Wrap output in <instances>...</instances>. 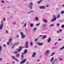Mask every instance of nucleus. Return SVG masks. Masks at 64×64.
I'll list each match as a JSON object with an SVG mask.
<instances>
[{"label":"nucleus","instance_id":"32","mask_svg":"<svg viewBox=\"0 0 64 64\" xmlns=\"http://www.w3.org/2000/svg\"><path fill=\"white\" fill-rule=\"evenodd\" d=\"M62 28H64V26L63 25H62L61 26Z\"/></svg>","mask_w":64,"mask_h":64},{"label":"nucleus","instance_id":"6","mask_svg":"<svg viewBox=\"0 0 64 64\" xmlns=\"http://www.w3.org/2000/svg\"><path fill=\"white\" fill-rule=\"evenodd\" d=\"M12 58L13 59H14L15 61H17V62H18V60H17V59H16V58L14 56H12Z\"/></svg>","mask_w":64,"mask_h":64},{"label":"nucleus","instance_id":"4","mask_svg":"<svg viewBox=\"0 0 64 64\" xmlns=\"http://www.w3.org/2000/svg\"><path fill=\"white\" fill-rule=\"evenodd\" d=\"M20 35L22 37V38H24L25 37V35L23 34V32H20Z\"/></svg>","mask_w":64,"mask_h":64},{"label":"nucleus","instance_id":"23","mask_svg":"<svg viewBox=\"0 0 64 64\" xmlns=\"http://www.w3.org/2000/svg\"><path fill=\"white\" fill-rule=\"evenodd\" d=\"M30 44L31 47H32V46L33 45V43H32V42H31L30 43Z\"/></svg>","mask_w":64,"mask_h":64},{"label":"nucleus","instance_id":"52","mask_svg":"<svg viewBox=\"0 0 64 64\" xmlns=\"http://www.w3.org/2000/svg\"><path fill=\"white\" fill-rule=\"evenodd\" d=\"M7 44V45H9V42H8Z\"/></svg>","mask_w":64,"mask_h":64},{"label":"nucleus","instance_id":"18","mask_svg":"<svg viewBox=\"0 0 64 64\" xmlns=\"http://www.w3.org/2000/svg\"><path fill=\"white\" fill-rule=\"evenodd\" d=\"M42 0H40L38 2H37L38 4H40V2H42Z\"/></svg>","mask_w":64,"mask_h":64},{"label":"nucleus","instance_id":"20","mask_svg":"<svg viewBox=\"0 0 64 64\" xmlns=\"http://www.w3.org/2000/svg\"><path fill=\"white\" fill-rule=\"evenodd\" d=\"M12 38H10L9 39V42H11V41H12Z\"/></svg>","mask_w":64,"mask_h":64},{"label":"nucleus","instance_id":"7","mask_svg":"<svg viewBox=\"0 0 64 64\" xmlns=\"http://www.w3.org/2000/svg\"><path fill=\"white\" fill-rule=\"evenodd\" d=\"M39 8L40 9H45V6H40L39 7Z\"/></svg>","mask_w":64,"mask_h":64},{"label":"nucleus","instance_id":"46","mask_svg":"<svg viewBox=\"0 0 64 64\" xmlns=\"http://www.w3.org/2000/svg\"><path fill=\"white\" fill-rule=\"evenodd\" d=\"M3 46H4V47H6V45L5 44H4L3 45Z\"/></svg>","mask_w":64,"mask_h":64},{"label":"nucleus","instance_id":"33","mask_svg":"<svg viewBox=\"0 0 64 64\" xmlns=\"http://www.w3.org/2000/svg\"><path fill=\"white\" fill-rule=\"evenodd\" d=\"M37 40H38V38L35 39V40H34V42H36V41H37Z\"/></svg>","mask_w":64,"mask_h":64},{"label":"nucleus","instance_id":"2","mask_svg":"<svg viewBox=\"0 0 64 64\" xmlns=\"http://www.w3.org/2000/svg\"><path fill=\"white\" fill-rule=\"evenodd\" d=\"M3 21H2L0 25V29H2V28H3Z\"/></svg>","mask_w":64,"mask_h":64},{"label":"nucleus","instance_id":"16","mask_svg":"<svg viewBox=\"0 0 64 64\" xmlns=\"http://www.w3.org/2000/svg\"><path fill=\"white\" fill-rule=\"evenodd\" d=\"M49 51L48 50H46L45 53L46 54H49Z\"/></svg>","mask_w":64,"mask_h":64},{"label":"nucleus","instance_id":"17","mask_svg":"<svg viewBox=\"0 0 64 64\" xmlns=\"http://www.w3.org/2000/svg\"><path fill=\"white\" fill-rule=\"evenodd\" d=\"M54 59V58L53 57L50 59V62H52Z\"/></svg>","mask_w":64,"mask_h":64},{"label":"nucleus","instance_id":"29","mask_svg":"<svg viewBox=\"0 0 64 64\" xmlns=\"http://www.w3.org/2000/svg\"><path fill=\"white\" fill-rule=\"evenodd\" d=\"M54 26V24H51L49 26V27H50V26Z\"/></svg>","mask_w":64,"mask_h":64},{"label":"nucleus","instance_id":"45","mask_svg":"<svg viewBox=\"0 0 64 64\" xmlns=\"http://www.w3.org/2000/svg\"><path fill=\"white\" fill-rule=\"evenodd\" d=\"M3 20L4 21H5V18H3Z\"/></svg>","mask_w":64,"mask_h":64},{"label":"nucleus","instance_id":"51","mask_svg":"<svg viewBox=\"0 0 64 64\" xmlns=\"http://www.w3.org/2000/svg\"><path fill=\"white\" fill-rule=\"evenodd\" d=\"M12 64H14L15 63V62L13 61L12 62Z\"/></svg>","mask_w":64,"mask_h":64},{"label":"nucleus","instance_id":"44","mask_svg":"<svg viewBox=\"0 0 64 64\" xmlns=\"http://www.w3.org/2000/svg\"><path fill=\"white\" fill-rule=\"evenodd\" d=\"M6 33H8V30H6Z\"/></svg>","mask_w":64,"mask_h":64},{"label":"nucleus","instance_id":"58","mask_svg":"<svg viewBox=\"0 0 64 64\" xmlns=\"http://www.w3.org/2000/svg\"><path fill=\"white\" fill-rule=\"evenodd\" d=\"M57 33H59V32L58 31H57Z\"/></svg>","mask_w":64,"mask_h":64},{"label":"nucleus","instance_id":"8","mask_svg":"<svg viewBox=\"0 0 64 64\" xmlns=\"http://www.w3.org/2000/svg\"><path fill=\"white\" fill-rule=\"evenodd\" d=\"M22 48V47L21 46L20 47V48L19 49H18L16 50H17V51L18 52H19L21 51Z\"/></svg>","mask_w":64,"mask_h":64},{"label":"nucleus","instance_id":"54","mask_svg":"<svg viewBox=\"0 0 64 64\" xmlns=\"http://www.w3.org/2000/svg\"><path fill=\"white\" fill-rule=\"evenodd\" d=\"M18 37H19V35H18L16 36V38H18Z\"/></svg>","mask_w":64,"mask_h":64},{"label":"nucleus","instance_id":"47","mask_svg":"<svg viewBox=\"0 0 64 64\" xmlns=\"http://www.w3.org/2000/svg\"><path fill=\"white\" fill-rule=\"evenodd\" d=\"M1 2L2 3H4V1L3 0H2Z\"/></svg>","mask_w":64,"mask_h":64},{"label":"nucleus","instance_id":"48","mask_svg":"<svg viewBox=\"0 0 64 64\" xmlns=\"http://www.w3.org/2000/svg\"><path fill=\"white\" fill-rule=\"evenodd\" d=\"M14 53L15 54H17V52L16 51L14 52Z\"/></svg>","mask_w":64,"mask_h":64},{"label":"nucleus","instance_id":"55","mask_svg":"<svg viewBox=\"0 0 64 64\" xmlns=\"http://www.w3.org/2000/svg\"><path fill=\"white\" fill-rule=\"evenodd\" d=\"M29 63V62H26V64H28V63Z\"/></svg>","mask_w":64,"mask_h":64},{"label":"nucleus","instance_id":"34","mask_svg":"<svg viewBox=\"0 0 64 64\" xmlns=\"http://www.w3.org/2000/svg\"><path fill=\"white\" fill-rule=\"evenodd\" d=\"M30 13H34V11H33V10H32V11H30Z\"/></svg>","mask_w":64,"mask_h":64},{"label":"nucleus","instance_id":"36","mask_svg":"<svg viewBox=\"0 0 64 64\" xmlns=\"http://www.w3.org/2000/svg\"><path fill=\"white\" fill-rule=\"evenodd\" d=\"M54 54V52H53L51 54V56H53Z\"/></svg>","mask_w":64,"mask_h":64},{"label":"nucleus","instance_id":"24","mask_svg":"<svg viewBox=\"0 0 64 64\" xmlns=\"http://www.w3.org/2000/svg\"><path fill=\"white\" fill-rule=\"evenodd\" d=\"M30 27H33V24H31L30 25Z\"/></svg>","mask_w":64,"mask_h":64},{"label":"nucleus","instance_id":"49","mask_svg":"<svg viewBox=\"0 0 64 64\" xmlns=\"http://www.w3.org/2000/svg\"><path fill=\"white\" fill-rule=\"evenodd\" d=\"M25 30L26 31H27V28H25Z\"/></svg>","mask_w":64,"mask_h":64},{"label":"nucleus","instance_id":"40","mask_svg":"<svg viewBox=\"0 0 64 64\" xmlns=\"http://www.w3.org/2000/svg\"><path fill=\"white\" fill-rule=\"evenodd\" d=\"M14 25H15L16 24V22H14L13 23Z\"/></svg>","mask_w":64,"mask_h":64},{"label":"nucleus","instance_id":"60","mask_svg":"<svg viewBox=\"0 0 64 64\" xmlns=\"http://www.w3.org/2000/svg\"><path fill=\"white\" fill-rule=\"evenodd\" d=\"M46 7H48V5H47V6H46Z\"/></svg>","mask_w":64,"mask_h":64},{"label":"nucleus","instance_id":"14","mask_svg":"<svg viewBox=\"0 0 64 64\" xmlns=\"http://www.w3.org/2000/svg\"><path fill=\"white\" fill-rule=\"evenodd\" d=\"M35 55H36V53L35 52H34L32 55V57H34L35 56Z\"/></svg>","mask_w":64,"mask_h":64},{"label":"nucleus","instance_id":"59","mask_svg":"<svg viewBox=\"0 0 64 64\" xmlns=\"http://www.w3.org/2000/svg\"><path fill=\"white\" fill-rule=\"evenodd\" d=\"M59 31H60L61 32L62 31V30L61 29H60L59 30Z\"/></svg>","mask_w":64,"mask_h":64},{"label":"nucleus","instance_id":"22","mask_svg":"<svg viewBox=\"0 0 64 64\" xmlns=\"http://www.w3.org/2000/svg\"><path fill=\"white\" fill-rule=\"evenodd\" d=\"M64 11H61V12L60 14H64Z\"/></svg>","mask_w":64,"mask_h":64},{"label":"nucleus","instance_id":"43","mask_svg":"<svg viewBox=\"0 0 64 64\" xmlns=\"http://www.w3.org/2000/svg\"><path fill=\"white\" fill-rule=\"evenodd\" d=\"M2 59L1 58H0V61L2 62Z\"/></svg>","mask_w":64,"mask_h":64},{"label":"nucleus","instance_id":"15","mask_svg":"<svg viewBox=\"0 0 64 64\" xmlns=\"http://www.w3.org/2000/svg\"><path fill=\"white\" fill-rule=\"evenodd\" d=\"M17 45V44H13L12 46V48L13 49V48H14V47L15 45Z\"/></svg>","mask_w":64,"mask_h":64},{"label":"nucleus","instance_id":"62","mask_svg":"<svg viewBox=\"0 0 64 64\" xmlns=\"http://www.w3.org/2000/svg\"><path fill=\"white\" fill-rule=\"evenodd\" d=\"M62 6L63 7H64V5H62Z\"/></svg>","mask_w":64,"mask_h":64},{"label":"nucleus","instance_id":"1","mask_svg":"<svg viewBox=\"0 0 64 64\" xmlns=\"http://www.w3.org/2000/svg\"><path fill=\"white\" fill-rule=\"evenodd\" d=\"M27 52V50L26 49L24 50V53L23 52H22V54L21 56L22 57L21 59H22H22H23V57H24V56H23L24 54H26Z\"/></svg>","mask_w":64,"mask_h":64},{"label":"nucleus","instance_id":"53","mask_svg":"<svg viewBox=\"0 0 64 64\" xmlns=\"http://www.w3.org/2000/svg\"><path fill=\"white\" fill-rule=\"evenodd\" d=\"M59 60H60V61H61L62 60V58H59Z\"/></svg>","mask_w":64,"mask_h":64},{"label":"nucleus","instance_id":"31","mask_svg":"<svg viewBox=\"0 0 64 64\" xmlns=\"http://www.w3.org/2000/svg\"><path fill=\"white\" fill-rule=\"evenodd\" d=\"M1 50H2V47L1 46H0V52L1 51Z\"/></svg>","mask_w":64,"mask_h":64},{"label":"nucleus","instance_id":"10","mask_svg":"<svg viewBox=\"0 0 64 64\" xmlns=\"http://www.w3.org/2000/svg\"><path fill=\"white\" fill-rule=\"evenodd\" d=\"M48 43H49L50 42V41H51V38H50V37H49L48 39Z\"/></svg>","mask_w":64,"mask_h":64},{"label":"nucleus","instance_id":"27","mask_svg":"<svg viewBox=\"0 0 64 64\" xmlns=\"http://www.w3.org/2000/svg\"><path fill=\"white\" fill-rule=\"evenodd\" d=\"M64 48V46H63L62 48L60 49V50H62V49H63Z\"/></svg>","mask_w":64,"mask_h":64},{"label":"nucleus","instance_id":"25","mask_svg":"<svg viewBox=\"0 0 64 64\" xmlns=\"http://www.w3.org/2000/svg\"><path fill=\"white\" fill-rule=\"evenodd\" d=\"M46 37L47 36H44L43 38H42V39H45V38H46Z\"/></svg>","mask_w":64,"mask_h":64},{"label":"nucleus","instance_id":"39","mask_svg":"<svg viewBox=\"0 0 64 64\" xmlns=\"http://www.w3.org/2000/svg\"><path fill=\"white\" fill-rule=\"evenodd\" d=\"M53 18H56V16L55 15H53Z\"/></svg>","mask_w":64,"mask_h":64},{"label":"nucleus","instance_id":"41","mask_svg":"<svg viewBox=\"0 0 64 64\" xmlns=\"http://www.w3.org/2000/svg\"><path fill=\"white\" fill-rule=\"evenodd\" d=\"M28 14H31V12H28Z\"/></svg>","mask_w":64,"mask_h":64},{"label":"nucleus","instance_id":"3","mask_svg":"<svg viewBox=\"0 0 64 64\" xmlns=\"http://www.w3.org/2000/svg\"><path fill=\"white\" fill-rule=\"evenodd\" d=\"M28 42H26L25 43V47L26 48H27L28 47Z\"/></svg>","mask_w":64,"mask_h":64},{"label":"nucleus","instance_id":"12","mask_svg":"<svg viewBox=\"0 0 64 64\" xmlns=\"http://www.w3.org/2000/svg\"><path fill=\"white\" fill-rule=\"evenodd\" d=\"M43 21L44 22V23H47V20H45L44 19H43Z\"/></svg>","mask_w":64,"mask_h":64},{"label":"nucleus","instance_id":"57","mask_svg":"<svg viewBox=\"0 0 64 64\" xmlns=\"http://www.w3.org/2000/svg\"><path fill=\"white\" fill-rule=\"evenodd\" d=\"M56 43H55L54 44V45H56Z\"/></svg>","mask_w":64,"mask_h":64},{"label":"nucleus","instance_id":"42","mask_svg":"<svg viewBox=\"0 0 64 64\" xmlns=\"http://www.w3.org/2000/svg\"><path fill=\"white\" fill-rule=\"evenodd\" d=\"M26 24H27V23H26L24 26V27H25L26 26Z\"/></svg>","mask_w":64,"mask_h":64},{"label":"nucleus","instance_id":"64","mask_svg":"<svg viewBox=\"0 0 64 64\" xmlns=\"http://www.w3.org/2000/svg\"><path fill=\"white\" fill-rule=\"evenodd\" d=\"M10 18H12V16H10Z\"/></svg>","mask_w":64,"mask_h":64},{"label":"nucleus","instance_id":"38","mask_svg":"<svg viewBox=\"0 0 64 64\" xmlns=\"http://www.w3.org/2000/svg\"><path fill=\"white\" fill-rule=\"evenodd\" d=\"M60 17V15L59 14H58V16L57 17V18H59Z\"/></svg>","mask_w":64,"mask_h":64},{"label":"nucleus","instance_id":"30","mask_svg":"<svg viewBox=\"0 0 64 64\" xmlns=\"http://www.w3.org/2000/svg\"><path fill=\"white\" fill-rule=\"evenodd\" d=\"M46 36L45 35H40L39 36V37H42V36Z\"/></svg>","mask_w":64,"mask_h":64},{"label":"nucleus","instance_id":"35","mask_svg":"<svg viewBox=\"0 0 64 64\" xmlns=\"http://www.w3.org/2000/svg\"><path fill=\"white\" fill-rule=\"evenodd\" d=\"M60 25V24H59L58 23H57L56 24V25L57 26H59Z\"/></svg>","mask_w":64,"mask_h":64},{"label":"nucleus","instance_id":"9","mask_svg":"<svg viewBox=\"0 0 64 64\" xmlns=\"http://www.w3.org/2000/svg\"><path fill=\"white\" fill-rule=\"evenodd\" d=\"M37 44H38V45L39 46H41L42 45V44H43L42 43H40L38 42H37Z\"/></svg>","mask_w":64,"mask_h":64},{"label":"nucleus","instance_id":"63","mask_svg":"<svg viewBox=\"0 0 64 64\" xmlns=\"http://www.w3.org/2000/svg\"><path fill=\"white\" fill-rule=\"evenodd\" d=\"M56 60H54V61H56Z\"/></svg>","mask_w":64,"mask_h":64},{"label":"nucleus","instance_id":"11","mask_svg":"<svg viewBox=\"0 0 64 64\" xmlns=\"http://www.w3.org/2000/svg\"><path fill=\"white\" fill-rule=\"evenodd\" d=\"M26 61V60L24 59L23 60L22 62H21L20 63V64H22V63H24L25 62V61Z\"/></svg>","mask_w":64,"mask_h":64},{"label":"nucleus","instance_id":"21","mask_svg":"<svg viewBox=\"0 0 64 64\" xmlns=\"http://www.w3.org/2000/svg\"><path fill=\"white\" fill-rule=\"evenodd\" d=\"M20 55L19 54H16V57H18V56H19Z\"/></svg>","mask_w":64,"mask_h":64},{"label":"nucleus","instance_id":"50","mask_svg":"<svg viewBox=\"0 0 64 64\" xmlns=\"http://www.w3.org/2000/svg\"><path fill=\"white\" fill-rule=\"evenodd\" d=\"M58 41H60V40H61V39L60 38H59L58 39Z\"/></svg>","mask_w":64,"mask_h":64},{"label":"nucleus","instance_id":"37","mask_svg":"<svg viewBox=\"0 0 64 64\" xmlns=\"http://www.w3.org/2000/svg\"><path fill=\"white\" fill-rule=\"evenodd\" d=\"M37 29V28H34V31H35V30H36V29Z\"/></svg>","mask_w":64,"mask_h":64},{"label":"nucleus","instance_id":"26","mask_svg":"<svg viewBox=\"0 0 64 64\" xmlns=\"http://www.w3.org/2000/svg\"><path fill=\"white\" fill-rule=\"evenodd\" d=\"M40 23H38V24H36V26H39L40 25Z\"/></svg>","mask_w":64,"mask_h":64},{"label":"nucleus","instance_id":"19","mask_svg":"<svg viewBox=\"0 0 64 64\" xmlns=\"http://www.w3.org/2000/svg\"><path fill=\"white\" fill-rule=\"evenodd\" d=\"M35 19H34L35 20H36V21H38V18L37 17H35Z\"/></svg>","mask_w":64,"mask_h":64},{"label":"nucleus","instance_id":"13","mask_svg":"<svg viewBox=\"0 0 64 64\" xmlns=\"http://www.w3.org/2000/svg\"><path fill=\"white\" fill-rule=\"evenodd\" d=\"M56 20V18H54V19L52 20L51 21L52 22H53V21H55Z\"/></svg>","mask_w":64,"mask_h":64},{"label":"nucleus","instance_id":"28","mask_svg":"<svg viewBox=\"0 0 64 64\" xmlns=\"http://www.w3.org/2000/svg\"><path fill=\"white\" fill-rule=\"evenodd\" d=\"M43 26H44V27H45L46 26V24H43Z\"/></svg>","mask_w":64,"mask_h":64},{"label":"nucleus","instance_id":"5","mask_svg":"<svg viewBox=\"0 0 64 64\" xmlns=\"http://www.w3.org/2000/svg\"><path fill=\"white\" fill-rule=\"evenodd\" d=\"M32 5H33L32 2H30V5L28 6V7H30L31 9H32Z\"/></svg>","mask_w":64,"mask_h":64},{"label":"nucleus","instance_id":"56","mask_svg":"<svg viewBox=\"0 0 64 64\" xmlns=\"http://www.w3.org/2000/svg\"><path fill=\"white\" fill-rule=\"evenodd\" d=\"M37 46H34V48H37Z\"/></svg>","mask_w":64,"mask_h":64},{"label":"nucleus","instance_id":"61","mask_svg":"<svg viewBox=\"0 0 64 64\" xmlns=\"http://www.w3.org/2000/svg\"><path fill=\"white\" fill-rule=\"evenodd\" d=\"M39 61H40V60H38L37 61H38V62H39Z\"/></svg>","mask_w":64,"mask_h":64}]
</instances>
